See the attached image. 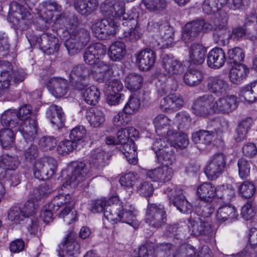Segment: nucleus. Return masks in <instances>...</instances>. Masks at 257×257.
Here are the masks:
<instances>
[{
    "mask_svg": "<svg viewBox=\"0 0 257 257\" xmlns=\"http://www.w3.org/2000/svg\"><path fill=\"white\" fill-rule=\"evenodd\" d=\"M90 73L94 80L101 83L108 80L113 75V71L110 64L99 61L93 65Z\"/></svg>",
    "mask_w": 257,
    "mask_h": 257,
    "instance_id": "obj_21",
    "label": "nucleus"
},
{
    "mask_svg": "<svg viewBox=\"0 0 257 257\" xmlns=\"http://www.w3.org/2000/svg\"><path fill=\"white\" fill-rule=\"evenodd\" d=\"M206 88L210 93L222 94L227 90L228 84L220 76H210L206 80Z\"/></svg>",
    "mask_w": 257,
    "mask_h": 257,
    "instance_id": "obj_33",
    "label": "nucleus"
},
{
    "mask_svg": "<svg viewBox=\"0 0 257 257\" xmlns=\"http://www.w3.org/2000/svg\"><path fill=\"white\" fill-rule=\"evenodd\" d=\"M14 133L11 128H5L0 131V142L4 148L12 147L14 142Z\"/></svg>",
    "mask_w": 257,
    "mask_h": 257,
    "instance_id": "obj_55",
    "label": "nucleus"
},
{
    "mask_svg": "<svg viewBox=\"0 0 257 257\" xmlns=\"http://www.w3.org/2000/svg\"><path fill=\"white\" fill-rule=\"evenodd\" d=\"M172 131H174L175 133L173 135H170V137L174 138L172 142L173 147L176 149H181L186 148L189 144V141L187 135L184 133L178 134L177 130L174 129V128H173Z\"/></svg>",
    "mask_w": 257,
    "mask_h": 257,
    "instance_id": "obj_56",
    "label": "nucleus"
},
{
    "mask_svg": "<svg viewBox=\"0 0 257 257\" xmlns=\"http://www.w3.org/2000/svg\"><path fill=\"white\" fill-rule=\"evenodd\" d=\"M89 69L81 64L74 66L69 75L71 86L73 89L82 90L89 85Z\"/></svg>",
    "mask_w": 257,
    "mask_h": 257,
    "instance_id": "obj_11",
    "label": "nucleus"
},
{
    "mask_svg": "<svg viewBox=\"0 0 257 257\" xmlns=\"http://www.w3.org/2000/svg\"><path fill=\"white\" fill-rule=\"evenodd\" d=\"M13 70L11 66H10L7 69H4L1 72L0 86L6 94H8L10 91L11 82L13 81Z\"/></svg>",
    "mask_w": 257,
    "mask_h": 257,
    "instance_id": "obj_51",
    "label": "nucleus"
},
{
    "mask_svg": "<svg viewBox=\"0 0 257 257\" xmlns=\"http://www.w3.org/2000/svg\"><path fill=\"white\" fill-rule=\"evenodd\" d=\"M76 234L71 231L60 245V257H76L80 253V245L75 240Z\"/></svg>",
    "mask_w": 257,
    "mask_h": 257,
    "instance_id": "obj_19",
    "label": "nucleus"
},
{
    "mask_svg": "<svg viewBox=\"0 0 257 257\" xmlns=\"http://www.w3.org/2000/svg\"><path fill=\"white\" fill-rule=\"evenodd\" d=\"M188 227L196 235L209 236L212 232L210 224L204 218L195 216L189 219Z\"/></svg>",
    "mask_w": 257,
    "mask_h": 257,
    "instance_id": "obj_26",
    "label": "nucleus"
},
{
    "mask_svg": "<svg viewBox=\"0 0 257 257\" xmlns=\"http://www.w3.org/2000/svg\"><path fill=\"white\" fill-rule=\"evenodd\" d=\"M173 175L172 168L165 166L150 170L147 173V176L152 181L163 183L170 181Z\"/></svg>",
    "mask_w": 257,
    "mask_h": 257,
    "instance_id": "obj_32",
    "label": "nucleus"
},
{
    "mask_svg": "<svg viewBox=\"0 0 257 257\" xmlns=\"http://www.w3.org/2000/svg\"><path fill=\"white\" fill-rule=\"evenodd\" d=\"M125 53V45L122 42L115 41L109 47L108 54L110 59L113 61H119L122 59Z\"/></svg>",
    "mask_w": 257,
    "mask_h": 257,
    "instance_id": "obj_43",
    "label": "nucleus"
},
{
    "mask_svg": "<svg viewBox=\"0 0 257 257\" xmlns=\"http://www.w3.org/2000/svg\"><path fill=\"white\" fill-rule=\"evenodd\" d=\"M1 121L2 125L15 128L20 123L18 113L16 110L8 109L5 111L1 116Z\"/></svg>",
    "mask_w": 257,
    "mask_h": 257,
    "instance_id": "obj_42",
    "label": "nucleus"
},
{
    "mask_svg": "<svg viewBox=\"0 0 257 257\" xmlns=\"http://www.w3.org/2000/svg\"><path fill=\"white\" fill-rule=\"evenodd\" d=\"M57 168L56 160L51 157H43L38 159L34 164V175L39 180L51 178Z\"/></svg>",
    "mask_w": 257,
    "mask_h": 257,
    "instance_id": "obj_8",
    "label": "nucleus"
},
{
    "mask_svg": "<svg viewBox=\"0 0 257 257\" xmlns=\"http://www.w3.org/2000/svg\"><path fill=\"white\" fill-rule=\"evenodd\" d=\"M214 96L206 94L197 97L192 102L191 110L197 116L206 117L214 112Z\"/></svg>",
    "mask_w": 257,
    "mask_h": 257,
    "instance_id": "obj_12",
    "label": "nucleus"
},
{
    "mask_svg": "<svg viewBox=\"0 0 257 257\" xmlns=\"http://www.w3.org/2000/svg\"><path fill=\"white\" fill-rule=\"evenodd\" d=\"M44 11L41 16V18L37 22V24L41 25L40 28L42 31L47 30L49 27L51 21L56 22V18H54V12H61L62 7L55 1H48L43 4Z\"/></svg>",
    "mask_w": 257,
    "mask_h": 257,
    "instance_id": "obj_20",
    "label": "nucleus"
},
{
    "mask_svg": "<svg viewBox=\"0 0 257 257\" xmlns=\"http://www.w3.org/2000/svg\"><path fill=\"white\" fill-rule=\"evenodd\" d=\"M105 19H97L91 25V30L94 35L99 39L104 40V32L105 27Z\"/></svg>",
    "mask_w": 257,
    "mask_h": 257,
    "instance_id": "obj_61",
    "label": "nucleus"
},
{
    "mask_svg": "<svg viewBox=\"0 0 257 257\" xmlns=\"http://www.w3.org/2000/svg\"><path fill=\"white\" fill-rule=\"evenodd\" d=\"M77 147V143L70 140H66L60 142L57 147L58 153L65 155L72 152Z\"/></svg>",
    "mask_w": 257,
    "mask_h": 257,
    "instance_id": "obj_64",
    "label": "nucleus"
},
{
    "mask_svg": "<svg viewBox=\"0 0 257 257\" xmlns=\"http://www.w3.org/2000/svg\"><path fill=\"white\" fill-rule=\"evenodd\" d=\"M52 33L48 31L42 34L40 37L33 36L29 39L31 45H38L44 52L48 55H51L57 52L60 45L59 40L56 37L57 32L51 30Z\"/></svg>",
    "mask_w": 257,
    "mask_h": 257,
    "instance_id": "obj_6",
    "label": "nucleus"
},
{
    "mask_svg": "<svg viewBox=\"0 0 257 257\" xmlns=\"http://www.w3.org/2000/svg\"><path fill=\"white\" fill-rule=\"evenodd\" d=\"M214 112L228 114L237 107L236 97L234 95H228L218 98L214 96Z\"/></svg>",
    "mask_w": 257,
    "mask_h": 257,
    "instance_id": "obj_22",
    "label": "nucleus"
},
{
    "mask_svg": "<svg viewBox=\"0 0 257 257\" xmlns=\"http://www.w3.org/2000/svg\"><path fill=\"white\" fill-rule=\"evenodd\" d=\"M156 155L158 160L160 163L164 164L165 166L172 165L175 160L172 146L166 148L164 150L159 152Z\"/></svg>",
    "mask_w": 257,
    "mask_h": 257,
    "instance_id": "obj_50",
    "label": "nucleus"
},
{
    "mask_svg": "<svg viewBox=\"0 0 257 257\" xmlns=\"http://www.w3.org/2000/svg\"><path fill=\"white\" fill-rule=\"evenodd\" d=\"M141 105L140 100L137 97L131 96L128 101L125 104L123 111L128 115L136 112Z\"/></svg>",
    "mask_w": 257,
    "mask_h": 257,
    "instance_id": "obj_63",
    "label": "nucleus"
},
{
    "mask_svg": "<svg viewBox=\"0 0 257 257\" xmlns=\"http://www.w3.org/2000/svg\"><path fill=\"white\" fill-rule=\"evenodd\" d=\"M165 193L169 198L170 203H172L181 212L189 213L192 211V205L182 194V190L176 188H168Z\"/></svg>",
    "mask_w": 257,
    "mask_h": 257,
    "instance_id": "obj_18",
    "label": "nucleus"
},
{
    "mask_svg": "<svg viewBox=\"0 0 257 257\" xmlns=\"http://www.w3.org/2000/svg\"><path fill=\"white\" fill-rule=\"evenodd\" d=\"M205 73L200 68H190L185 73L183 81L190 87L199 86L204 80Z\"/></svg>",
    "mask_w": 257,
    "mask_h": 257,
    "instance_id": "obj_34",
    "label": "nucleus"
},
{
    "mask_svg": "<svg viewBox=\"0 0 257 257\" xmlns=\"http://www.w3.org/2000/svg\"><path fill=\"white\" fill-rule=\"evenodd\" d=\"M106 26L104 27L105 30L104 32V40L109 39L111 36H113L116 33L118 27L121 24L119 22L111 17H106Z\"/></svg>",
    "mask_w": 257,
    "mask_h": 257,
    "instance_id": "obj_52",
    "label": "nucleus"
},
{
    "mask_svg": "<svg viewBox=\"0 0 257 257\" xmlns=\"http://www.w3.org/2000/svg\"><path fill=\"white\" fill-rule=\"evenodd\" d=\"M248 72L249 70L245 65L242 64L236 65L230 71V80L234 84H239L246 78Z\"/></svg>",
    "mask_w": 257,
    "mask_h": 257,
    "instance_id": "obj_41",
    "label": "nucleus"
},
{
    "mask_svg": "<svg viewBox=\"0 0 257 257\" xmlns=\"http://www.w3.org/2000/svg\"><path fill=\"white\" fill-rule=\"evenodd\" d=\"M170 121L171 120L163 114H159L155 117L153 122L156 132L159 136L166 137L174 134V131L170 127Z\"/></svg>",
    "mask_w": 257,
    "mask_h": 257,
    "instance_id": "obj_31",
    "label": "nucleus"
},
{
    "mask_svg": "<svg viewBox=\"0 0 257 257\" xmlns=\"http://www.w3.org/2000/svg\"><path fill=\"white\" fill-rule=\"evenodd\" d=\"M227 55L230 63L234 64H242L244 58V54L243 50L240 47H235L228 50Z\"/></svg>",
    "mask_w": 257,
    "mask_h": 257,
    "instance_id": "obj_58",
    "label": "nucleus"
},
{
    "mask_svg": "<svg viewBox=\"0 0 257 257\" xmlns=\"http://www.w3.org/2000/svg\"><path fill=\"white\" fill-rule=\"evenodd\" d=\"M90 169V164L87 162H71L68 166L67 170L62 171V175L66 174L68 177L63 186H65V184L70 185L71 184L74 186L77 185L89 176Z\"/></svg>",
    "mask_w": 257,
    "mask_h": 257,
    "instance_id": "obj_4",
    "label": "nucleus"
},
{
    "mask_svg": "<svg viewBox=\"0 0 257 257\" xmlns=\"http://www.w3.org/2000/svg\"><path fill=\"white\" fill-rule=\"evenodd\" d=\"M46 85L49 91L56 97L64 96L69 89L67 81L62 78H51Z\"/></svg>",
    "mask_w": 257,
    "mask_h": 257,
    "instance_id": "obj_27",
    "label": "nucleus"
},
{
    "mask_svg": "<svg viewBox=\"0 0 257 257\" xmlns=\"http://www.w3.org/2000/svg\"><path fill=\"white\" fill-rule=\"evenodd\" d=\"M227 0H205L202 5L203 12L207 14L217 12L225 5Z\"/></svg>",
    "mask_w": 257,
    "mask_h": 257,
    "instance_id": "obj_49",
    "label": "nucleus"
},
{
    "mask_svg": "<svg viewBox=\"0 0 257 257\" xmlns=\"http://www.w3.org/2000/svg\"><path fill=\"white\" fill-rule=\"evenodd\" d=\"M69 38L64 45L70 55L79 53L90 40L89 32L86 29L79 28L70 31Z\"/></svg>",
    "mask_w": 257,
    "mask_h": 257,
    "instance_id": "obj_5",
    "label": "nucleus"
},
{
    "mask_svg": "<svg viewBox=\"0 0 257 257\" xmlns=\"http://www.w3.org/2000/svg\"><path fill=\"white\" fill-rule=\"evenodd\" d=\"M58 141L53 136H44L39 141V146L43 151H48L53 150L57 146Z\"/></svg>",
    "mask_w": 257,
    "mask_h": 257,
    "instance_id": "obj_57",
    "label": "nucleus"
},
{
    "mask_svg": "<svg viewBox=\"0 0 257 257\" xmlns=\"http://www.w3.org/2000/svg\"><path fill=\"white\" fill-rule=\"evenodd\" d=\"M136 13H132V17H126L127 20L123 22L121 25L129 27L127 31H124L121 38L126 42L135 43L140 39L143 33V30L138 24Z\"/></svg>",
    "mask_w": 257,
    "mask_h": 257,
    "instance_id": "obj_13",
    "label": "nucleus"
},
{
    "mask_svg": "<svg viewBox=\"0 0 257 257\" xmlns=\"http://www.w3.org/2000/svg\"><path fill=\"white\" fill-rule=\"evenodd\" d=\"M207 49L202 45L198 43L192 44L188 51V62L190 65H200L205 60Z\"/></svg>",
    "mask_w": 257,
    "mask_h": 257,
    "instance_id": "obj_28",
    "label": "nucleus"
},
{
    "mask_svg": "<svg viewBox=\"0 0 257 257\" xmlns=\"http://www.w3.org/2000/svg\"><path fill=\"white\" fill-rule=\"evenodd\" d=\"M11 9L13 12V22L19 29L24 30L31 25L33 17L26 8L14 2L11 4Z\"/></svg>",
    "mask_w": 257,
    "mask_h": 257,
    "instance_id": "obj_17",
    "label": "nucleus"
},
{
    "mask_svg": "<svg viewBox=\"0 0 257 257\" xmlns=\"http://www.w3.org/2000/svg\"><path fill=\"white\" fill-rule=\"evenodd\" d=\"M85 91L82 94V97L84 101L90 105H96L100 98L99 89L95 86H91L85 88Z\"/></svg>",
    "mask_w": 257,
    "mask_h": 257,
    "instance_id": "obj_44",
    "label": "nucleus"
},
{
    "mask_svg": "<svg viewBox=\"0 0 257 257\" xmlns=\"http://www.w3.org/2000/svg\"><path fill=\"white\" fill-rule=\"evenodd\" d=\"M214 211V207L211 202L201 201L195 208L197 216L203 218L209 217Z\"/></svg>",
    "mask_w": 257,
    "mask_h": 257,
    "instance_id": "obj_54",
    "label": "nucleus"
},
{
    "mask_svg": "<svg viewBox=\"0 0 257 257\" xmlns=\"http://www.w3.org/2000/svg\"><path fill=\"white\" fill-rule=\"evenodd\" d=\"M250 164V161L244 158H241L238 160V174L242 179H246L249 176Z\"/></svg>",
    "mask_w": 257,
    "mask_h": 257,
    "instance_id": "obj_59",
    "label": "nucleus"
},
{
    "mask_svg": "<svg viewBox=\"0 0 257 257\" xmlns=\"http://www.w3.org/2000/svg\"><path fill=\"white\" fill-rule=\"evenodd\" d=\"M92 155V163L96 169H100L108 164V154L101 149L94 151Z\"/></svg>",
    "mask_w": 257,
    "mask_h": 257,
    "instance_id": "obj_45",
    "label": "nucleus"
},
{
    "mask_svg": "<svg viewBox=\"0 0 257 257\" xmlns=\"http://www.w3.org/2000/svg\"><path fill=\"white\" fill-rule=\"evenodd\" d=\"M167 220L166 212L163 205L149 203L146 213V223L152 227L159 228L166 223Z\"/></svg>",
    "mask_w": 257,
    "mask_h": 257,
    "instance_id": "obj_9",
    "label": "nucleus"
},
{
    "mask_svg": "<svg viewBox=\"0 0 257 257\" xmlns=\"http://www.w3.org/2000/svg\"><path fill=\"white\" fill-rule=\"evenodd\" d=\"M238 192L242 197L249 198L254 194L255 186L251 182L244 181L238 187Z\"/></svg>",
    "mask_w": 257,
    "mask_h": 257,
    "instance_id": "obj_62",
    "label": "nucleus"
},
{
    "mask_svg": "<svg viewBox=\"0 0 257 257\" xmlns=\"http://www.w3.org/2000/svg\"><path fill=\"white\" fill-rule=\"evenodd\" d=\"M46 114L54 125H56L59 128L64 125V114L60 106L55 104L50 105L47 110Z\"/></svg>",
    "mask_w": 257,
    "mask_h": 257,
    "instance_id": "obj_38",
    "label": "nucleus"
},
{
    "mask_svg": "<svg viewBox=\"0 0 257 257\" xmlns=\"http://www.w3.org/2000/svg\"><path fill=\"white\" fill-rule=\"evenodd\" d=\"M102 14L105 17H111L121 23L127 20L126 17H132L125 13L124 0H105L101 5Z\"/></svg>",
    "mask_w": 257,
    "mask_h": 257,
    "instance_id": "obj_7",
    "label": "nucleus"
},
{
    "mask_svg": "<svg viewBox=\"0 0 257 257\" xmlns=\"http://www.w3.org/2000/svg\"><path fill=\"white\" fill-rule=\"evenodd\" d=\"M183 104L182 98L175 94H169L160 101V107L164 111L175 110L182 107Z\"/></svg>",
    "mask_w": 257,
    "mask_h": 257,
    "instance_id": "obj_37",
    "label": "nucleus"
},
{
    "mask_svg": "<svg viewBox=\"0 0 257 257\" xmlns=\"http://www.w3.org/2000/svg\"><path fill=\"white\" fill-rule=\"evenodd\" d=\"M58 16V17H56V23L63 25L68 34L70 33V31L79 28H77L79 21L78 17L76 15H67L66 14L63 13Z\"/></svg>",
    "mask_w": 257,
    "mask_h": 257,
    "instance_id": "obj_40",
    "label": "nucleus"
},
{
    "mask_svg": "<svg viewBox=\"0 0 257 257\" xmlns=\"http://www.w3.org/2000/svg\"><path fill=\"white\" fill-rule=\"evenodd\" d=\"M86 118L91 126L97 127L101 125L105 121L103 112L97 108H93L88 112Z\"/></svg>",
    "mask_w": 257,
    "mask_h": 257,
    "instance_id": "obj_48",
    "label": "nucleus"
},
{
    "mask_svg": "<svg viewBox=\"0 0 257 257\" xmlns=\"http://www.w3.org/2000/svg\"><path fill=\"white\" fill-rule=\"evenodd\" d=\"M134 211V208L132 206L122 205L120 210L116 211L117 216H114L115 218L113 220H107V221L111 222L112 224L121 221L130 224L136 228L138 226L139 223Z\"/></svg>",
    "mask_w": 257,
    "mask_h": 257,
    "instance_id": "obj_23",
    "label": "nucleus"
},
{
    "mask_svg": "<svg viewBox=\"0 0 257 257\" xmlns=\"http://www.w3.org/2000/svg\"><path fill=\"white\" fill-rule=\"evenodd\" d=\"M251 124L250 119H247L243 120L238 124L235 130L236 136L235 137V140L237 142H242L245 139Z\"/></svg>",
    "mask_w": 257,
    "mask_h": 257,
    "instance_id": "obj_53",
    "label": "nucleus"
},
{
    "mask_svg": "<svg viewBox=\"0 0 257 257\" xmlns=\"http://www.w3.org/2000/svg\"><path fill=\"white\" fill-rule=\"evenodd\" d=\"M216 194V188L209 182L203 183L197 189V195L201 201L211 202Z\"/></svg>",
    "mask_w": 257,
    "mask_h": 257,
    "instance_id": "obj_39",
    "label": "nucleus"
},
{
    "mask_svg": "<svg viewBox=\"0 0 257 257\" xmlns=\"http://www.w3.org/2000/svg\"><path fill=\"white\" fill-rule=\"evenodd\" d=\"M195 250L190 245L176 246L170 243H163L154 249L153 257H194Z\"/></svg>",
    "mask_w": 257,
    "mask_h": 257,
    "instance_id": "obj_2",
    "label": "nucleus"
},
{
    "mask_svg": "<svg viewBox=\"0 0 257 257\" xmlns=\"http://www.w3.org/2000/svg\"><path fill=\"white\" fill-rule=\"evenodd\" d=\"M39 151L37 146L31 144L24 148L23 153L24 160L27 162L31 163L39 156Z\"/></svg>",
    "mask_w": 257,
    "mask_h": 257,
    "instance_id": "obj_60",
    "label": "nucleus"
},
{
    "mask_svg": "<svg viewBox=\"0 0 257 257\" xmlns=\"http://www.w3.org/2000/svg\"><path fill=\"white\" fill-rule=\"evenodd\" d=\"M212 24L207 23L203 19H199L188 23L185 26L182 34L184 40H191L201 33L212 30Z\"/></svg>",
    "mask_w": 257,
    "mask_h": 257,
    "instance_id": "obj_16",
    "label": "nucleus"
},
{
    "mask_svg": "<svg viewBox=\"0 0 257 257\" xmlns=\"http://www.w3.org/2000/svg\"><path fill=\"white\" fill-rule=\"evenodd\" d=\"M136 63L140 70L147 71L154 64L156 54L150 49H146L135 54Z\"/></svg>",
    "mask_w": 257,
    "mask_h": 257,
    "instance_id": "obj_25",
    "label": "nucleus"
},
{
    "mask_svg": "<svg viewBox=\"0 0 257 257\" xmlns=\"http://www.w3.org/2000/svg\"><path fill=\"white\" fill-rule=\"evenodd\" d=\"M226 60L225 53L220 47L213 48L207 55V64L210 68L218 69L222 67Z\"/></svg>",
    "mask_w": 257,
    "mask_h": 257,
    "instance_id": "obj_29",
    "label": "nucleus"
},
{
    "mask_svg": "<svg viewBox=\"0 0 257 257\" xmlns=\"http://www.w3.org/2000/svg\"><path fill=\"white\" fill-rule=\"evenodd\" d=\"M226 165V157L222 153L212 156L207 162L204 172L209 180L216 179L224 171Z\"/></svg>",
    "mask_w": 257,
    "mask_h": 257,
    "instance_id": "obj_14",
    "label": "nucleus"
},
{
    "mask_svg": "<svg viewBox=\"0 0 257 257\" xmlns=\"http://www.w3.org/2000/svg\"><path fill=\"white\" fill-rule=\"evenodd\" d=\"M98 6L97 0H74V7L82 16H88L96 10Z\"/></svg>",
    "mask_w": 257,
    "mask_h": 257,
    "instance_id": "obj_35",
    "label": "nucleus"
},
{
    "mask_svg": "<svg viewBox=\"0 0 257 257\" xmlns=\"http://www.w3.org/2000/svg\"><path fill=\"white\" fill-rule=\"evenodd\" d=\"M19 125V130L25 142H32L36 138L38 132L37 121L35 117L20 122Z\"/></svg>",
    "mask_w": 257,
    "mask_h": 257,
    "instance_id": "obj_24",
    "label": "nucleus"
},
{
    "mask_svg": "<svg viewBox=\"0 0 257 257\" xmlns=\"http://www.w3.org/2000/svg\"><path fill=\"white\" fill-rule=\"evenodd\" d=\"M148 30L155 33L158 45L160 48H165L172 45L173 42V30L166 21L150 22Z\"/></svg>",
    "mask_w": 257,
    "mask_h": 257,
    "instance_id": "obj_3",
    "label": "nucleus"
},
{
    "mask_svg": "<svg viewBox=\"0 0 257 257\" xmlns=\"http://www.w3.org/2000/svg\"><path fill=\"white\" fill-rule=\"evenodd\" d=\"M228 17L224 10H220L215 15L212 30H226Z\"/></svg>",
    "mask_w": 257,
    "mask_h": 257,
    "instance_id": "obj_46",
    "label": "nucleus"
},
{
    "mask_svg": "<svg viewBox=\"0 0 257 257\" xmlns=\"http://www.w3.org/2000/svg\"><path fill=\"white\" fill-rule=\"evenodd\" d=\"M122 203L119 200L117 196H111L106 201V208L104 211L103 221L105 220H113L116 217V211L122 208Z\"/></svg>",
    "mask_w": 257,
    "mask_h": 257,
    "instance_id": "obj_36",
    "label": "nucleus"
},
{
    "mask_svg": "<svg viewBox=\"0 0 257 257\" xmlns=\"http://www.w3.org/2000/svg\"><path fill=\"white\" fill-rule=\"evenodd\" d=\"M221 128L214 129V131L200 130L192 135V141L196 144L200 145H209L211 144L215 134L222 133L226 132L229 127L227 120H221Z\"/></svg>",
    "mask_w": 257,
    "mask_h": 257,
    "instance_id": "obj_15",
    "label": "nucleus"
},
{
    "mask_svg": "<svg viewBox=\"0 0 257 257\" xmlns=\"http://www.w3.org/2000/svg\"><path fill=\"white\" fill-rule=\"evenodd\" d=\"M162 66L164 70V73L158 76V82L156 83L158 91L161 95L172 89L169 87L172 80L168 78L172 75L182 73L184 70L182 62L167 54H164L162 56Z\"/></svg>",
    "mask_w": 257,
    "mask_h": 257,
    "instance_id": "obj_1",
    "label": "nucleus"
},
{
    "mask_svg": "<svg viewBox=\"0 0 257 257\" xmlns=\"http://www.w3.org/2000/svg\"><path fill=\"white\" fill-rule=\"evenodd\" d=\"M143 82L142 76L138 73L129 74L125 78L126 87L132 91H136L141 88Z\"/></svg>",
    "mask_w": 257,
    "mask_h": 257,
    "instance_id": "obj_47",
    "label": "nucleus"
},
{
    "mask_svg": "<svg viewBox=\"0 0 257 257\" xmlns=\"http://www.w3.org/2000/svg\"><path fill=\"white\" fill-rule=\"evenodd\" d=\"M238 213L235 207L231 204H225L219 207L216 212V218L219 223L225 221L231 222L237 219Z\"/></svg>",
    "mask_w": 257,
    "mask_h": 257,
    "instance_id": "obj_30",
    "label": "nucleus"
},
{
    "mask_svg": "<svg viewBox=\"0 0 257 257\" xmlns=\"http://www.w3.org/2000/svg\"><path fill=\"white\" fill-rule=\"evenodd\" d=\"M74 204V201L71 199L69 194H59L48 203V208L50 209H55L57 211L61 207L65 205L64 209L60 213V217L63 218L66 217L67 219L73 221L76 217V214H74L73 212L70 213Z\"/></svg>",
    "mask_w": 257,
    "mask_h": 257,
    "instance_id": "obj_10",
    "label": "nucleus"
}]
</instances>
